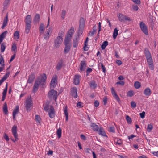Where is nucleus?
I'll use <instances>...</instances> for the list:
<instances>
[{
	"label": "nucleus",
	"mask_w": 158,
	"mask_h": 158,
	"mask_svg": "<svg viewBox=\"0 0 158 158\" xmlns=\"http://www.w3.org/2000/svg\"><path fill=\"white\" fill-rule=\"evenodd\" d=\"M71 37L68 36L67 35L66 36L65 39L64 40V45H71L70 43L71 39Z\"/></svg>",
	"instance_id": "obj_20"
},
{
	"label": "nucleus",
	"mask_w": 158,
	"mask_h": 158,
	"mask_svg": "<svg viewBox=\"0 0 158 158\" xmlns=\"http://www.w3.org/2000/svg\"><path fill=\"white\" fill-rule=\"evenodd\" d=\"M77 106L79 108H81L83 107L81 102H79L77 104Z\"/></svg>",
	"instance_id": "obj_64"
},
{
	"label": "nucleus",
	"mask_w": 158,
	"mask_h": 158,
	"mask_svg": "<svg viewBox=\"0 0 158 158\" xmlns=\"http://www.w3.org/2000/svg\"><path fill=\"white\" fill-rule=\"evenodd\" d=\"M71 92L73 97L76 98L77 97V89L76 88L73 87L71 90Z\"/></svg>",
	"instance_id": "obj_15"
},
{
	"label": "nucleus",
	"mask_w": 158,
	"mask_h": 158,
	"mask_svg": "<svg viewBox=\"0 0 158 158\" xmlns=\"http://www.w3.org/2000/svg\"><path fill=\"white\" fill-rule=\"evenodd\" d=\"M31 27V24H26L25 31L27 34H28Z\"/></svg>",
	"instance_id": "obj_28"
},
{
	"label": "nucleus",
	"mask_w": 158,
	"mask_h": 158,
	"mask_svg": "<svg viewBox=\"0 0 158 158\" xmlns=\"http://www.w3.org/2000/svg\"><path fill=\"white\" fill-rule=\"evenodd\" d=\"M117 16L119 21L120 22H124L125 21H131V19L130 17L120 13H118Z\"/></svg>",
	"instance_id": "obj_6"
},
{
	"label": "nucleus",
	"mask_w": 158,
	"mask_h": 158,
	"mask_svg": "<svg viewBox=\"0 0 158 158\" xmlns=\"http://www.w3.org/2000/svg\"><path fill=\"white\" fill-rule=\"evenodd\" d=\"M151 93V90L148 87L146 88L144 91V95L147 97H149L150 96Z\"/></svg>",
	"instance_id": "obj_19"
},
{
	"label": "nucleus",
	"mask_w": 158,
	"mask_h": 158,
	"mask_svg": "<svg viewBox=\"0 0 158 158\" xmlns=\"http://www.w3.org/2000/svg\"><path fill=\"white\" fill-rule=\"evenodd\" d=\"M131 106L132 108H135L136 106V104L135 102L134 101H132L131 102Z\"/></svg>",
	"instance_id": "obj_54"
},
{
	"label": "nucleus",
	"mask_w": 158,
	"mask_h": 158,
	"mask_svg": "<svg viewBox=\"0 0 158 158\" xmlns=\"http://www.w3.org/2000/svg\"><path fill=\"white\" fill-rule=\"evenodd\" d=\"M48 115L49 117L52 118L55 117V110L53 107L51 106L48 110Z\"/></svg>",
	"instance_id": "obj_12"
},
{
	"label": "nucleus",
	"mask_w": 158,
	"mask_h": 158,
	"mask_svg": "<svg viewBox=\"0 0 158 158\" xmlns=\"http://www.w3.org/2000/svg\"><path fill=\"white\" fill-rule=\"evenodd\" d=\"M7 90V84H6V86L2 92V95L6 96Z\"/></svg>",
	"instance_id": "obj_44"
},
{
	"label": "nucleus",
	"mask_w": 158,
	"mask_h": 158,
	"mask_svg": "<svg viewBox=\"0 0 158 158\" xmlns=\"http://www.w3.org/2000/svg\"><path fill=\"white\" fill-rule=\"evenodd\" d=\"M135 87L136 89H138L140 88L141 86V84L139 82V81H136L135 82L134 84Z\"/></svg>",
	"instance_id": "obj_38"
},
{
	"label": "nucleus",
	"mask_w": 158,
	"mask_h": 158,
	"mask_svg": "<svg viewBox=\"0 0 158 158\" xmlns=\"http://www.w3.org/2000/svg\"><path fill=\"white\" fill-rule=\"evenodd\" d=\"M74 27H71L70 29L69 30L68 34H67L66 35L72 38L74 32Z\"/></svg>",
	"instance_id": "obj_23"
},
{
	"label": "nucleus",
	"mask_w": 158,
	"mask_h": 158,
	"mask_svg": "<svg viewBox=\"0 0 158 158\" xmlns=\"http://www.w3.org/2000/svg\"><path fill=\"white\" fill-rule=\"evenodd\" d=\"M111 91L112 94L113 96L114 97L115 99L118 102L120 101V98L117 94L116 93L115 91L114 90L113 87L111 88Z\"/></svg>",
	"instance_id": "obj_13"
},
{
	"label": "nucleus",
	"mask_w": 158,
	"mask_h": 158,
	"mask_svg": "<svg viewBox=\"0 0 158 158\" xmlns=\"http://www.w3.org/2000/svg\"><path fill=\"white\" fill-rule=\"evenodd\" d=\"M85 21L83 18H81L80 20V24L79 26V32L80 31V34H81L82 31L85 27Z\"/></svg>",
	"instance_id": "obj_10"
},
{
	"label": "nucleus",
	"mask_w": 158,
	"mask_h": 158,
	"mask_svg": "<svg viewBox=\"0 0 158 158\" xmlns=\"http://www.w3.org/2000/svg\"><path fill=\"white\" fill-rule=\"evenodd\" d=\"M62 62H59L56 66V69L58 70H59L62 67Z\"/></svg>",
	"instance_id": "obj_43"
},
{
	"label": "nucleus",
	"mask_w": 158,
	"mask_h": 158,
	"mask_svg": "<svg viewBox=\"0 0 158 158\" xmlns=\"http://www.w3.org/2000/svg\"><path fill=\"white\" fill-rule=\"evenodd\" d=\"M7 31H5L2 32L0 35V40L1 42H2L6 36V34L7 33Z\"/></svg>",
	"instance_id": "obj_30"
},
{
	"label": "nucleus",
	"mask_w": 158,
	"mask_h": 158,
	"mask_svg": "<svg viewBox=\"0 0 158 158\" xmlns=\"http://www.w3.org/2000/svg\"><path fill=\"white\" fill-rule=\"evenodd\" d=\"M126 119L129 124H131V118L128 116L127 115L126 116Z\"/></svg>",
	"instance_id": "obj_50"
},
{
	"label": "nucleus",
	"mask_w": 158,
	"mask_h": 158,
	"mask_svg": "<svg viewBox=\"0 0 158 158\" xmlns=\"http://www.w3.org/2000/svg\"><path fill=\"white\" fill-rule=\"evenodd\" d=\"M57 135L58 137L60 138L61 137V136L62 130L60 128H59L57 131Z\"/></svg>",
	"instance_id": "obj_40"
},
{
	"label": "nucleus",
	"mask_w": 158,
	"mask_h": 158,
	"mask_svg": "<svg viewBox=\"0 0 158 158\" xmlns=\"http://www.w3.org/2000/svg\"><path fill=\"white\" fill-rule=\"evenodd\" d=\"M52 27H51L45 32L44 35V37L45 39L48 40L49 39L52 33Z\"/></svg>",
	"instance_id": "obj_8"
},
{
	"label": "nucleus",
	"mask_w": 158,
	"mask_h": 158,
	"mask_svg": "<svg viewBox=\"0 0 158 158\" xmlns=\"http://www.w3.org/2000/svg\"><path fill=\"white\" fill-rule=\"evenodd\" d=\"M109 131L110 132H115V128L114 127H111L109 128Z\"/></svg>",
	"instance_id": "obj_56"
},
{
	"label": "nucleus",
	"mask_w": 158,
	"mask_h": 158,
	"mask_svg": "<svg viewBox=\"0 0 158 158\" xmlns=\"http://www.w3.org/2000/svg\"><path fill=\"white\" fill-rule=\"evenodd\" d=\"M118 30L116 28L114 29L113 35V38L114 39H116L118 35Z\"/></svg>",
	"instance_id": "obj_35"
},
{
	"label": "nucleus",
	"mask_w": 158,
	"mask_h": 158,
	"mask_svg": "<svg viewBox=\"0 0 158 158\" xmlns=\"http://www.w3.org/2000/svg\"><path fill=\"white\" fill-rule=\"evenodd\" d=\"M17 127L16 125H14L12 128V132L14 137H16L17 136H18L17 133Z\"/></svg>",
	"instance_id": "obj_16"
},
{
	"label": "nucleus",
	"mask_w": 158,
	"mask_h": 158,
	"mask_svg": "<svg viewBox=\"0 0 158 158\" xmlns=\"http://www.w3.org/2000/svg\"><path fill=\"white\" fill-rule=\"evenodd\" d=\"M40 16L39 14H36L33 20L34 22L35 23H38L40 21Z\"/></svg>",
	"instance_id": "obj_31"
},
{
	"label": "nucleus",
	"mask_w": 158,
	"mask_h": 158,
	"mask_svg": "<svg viewBox=\"0 0 158 158\" xmlns=\"http://www.w3.org/2000/svg\"><path fill=\"white\" fill-rule=\"evenodd\" d=\"M43 106L44 107V110L46 111H48L49 109V106L47 104H45L43 105Z\"/></svg>",
	"instance_id": "obj_53"
},
{
	"label": "nucleus",
	"mask_w": 158,
	"mask_h": 158,
	"mask_svg": "<svg viewBox=\"0 0 158 158\" xmlns=\"http://www.w3.org/2000/svg\"><path fill=\"white\" fill-rule=\"evenodd\" d=\"M90 87L91 88L93 89H95L97 86V85L94 81H92L90 82Z\"/></svg>",
	"instance_id": "obj_36"
},
{
	"label": "nucleus",
	"mask_w": 158,
	"mask_h": 158,
	"mask_svg": "<svg viewBox=\"0 0 158 158\" xmlns=\"http://www.w3.org/2000/svg\"><path fill=\"white\" fill-rule=\"evenodd\" d=\"M17 50V46L15 44H13L11 48V50L12 51H14L15 53L16 52Z\"/></svg>",
	"instance_id": "obj_41"
},
{
	"label": "nucleus",
	"mask_w": 158,
	"mask_h": 158,
	"mask_svg": "<svg viewBox=\"0 0 158 158\" xmlns=\"http://www.w3.org/2000/svg\"><path fill=\"white\" fill-rule=\"evenodd\" d=\"M19 111V107L18 106H15V108L14 109L13 114L16 115L18 113Z\"/></svg>",
	"instance_id": "obj_34"
},
{
	"label": "nucleus",
	"mask_w": 158,
	"mask_h": 158,
	"mask_svg": "<svg viewBox=\"0 0 158 158\" xmlns=\"http://www.w3.org/2000/svg\"><path fill=\"white\" fill-rule=\"evenodd\" d=\"M3 111L4 114L6 115L8 113V108L7 106V104L6 102H5L3 107Z\"/></svg>",
	"instance_id": "obj_24"
},
{
	"label": "nucleus",
	"mask_w": 158,
	"mask_h": 158,
	"mask_svg": "<svg viewBox=\"0 0 158 158\" xmlns=\"http://www.w3.org/2000/svg\"><path fill=\"white\" fill-rule=\"evenodd\" d=\"M66 11L65 10H63L61 11V16L63 19H64L66 15Z\"/></svg>",
	"instance_id": "obj_39"
},
{
	"label": "nucleus",
	"mask_w": 158,
	"mask_h": 158,
	"mask_svg": "<svg viewBox=\"0 0 158 158\" xmlns=\"http://www.w3.org/2000/svg\"><path fill=\"white\" fill-rule=\"evenodd\" d=\"M8 21V16L6 15V17L4 18L3 25L2 27V28H4L5 27H6L7 23Z\"/></svg>",
	"instance_id": "obj_29"
},
{
	"label": "nucleus",
	"mask_w": 158,
	"mask_h": 158,
	"mask_svg": "<svg viewBox=\"0 0 158 158\" xmlns=\"http://www.w3.org/2000/svg\"><path fill=\"white\" fill-rule=\"evenodd\" d=\"M116 63L119 66L121 65L122 64V62L120 60H117L116 61Z\"/></svg>",
	"instance_id": "obj_61"
},
{
	"label": "nucleus",
	"mask_w": 158,
	"mask_h": 158,
	"mask_svg": "<svg viewBox=\"0 0 158 158\" xmlns=\"http://www.w3.org/2000/svg\"><path fill=\"white\" fill-rule=\"evenodd\" d=\"M35 77L34 74H31L29 76L27 82L29 83H31L34 81Z\"/></svg>",
	"instance_id": "obj_17"
},
{
	"label": "nucleus",
	"mask_w": 158,
	"mask_h": 158,
	"mask_svg": "<svg viewBox=\"0 0 158 158\" xmlns=\"http://www.w3.org/2000/svg\"><path fill=\"white\" fill-rule=\"evenodd\" d=\"M0 64L2 66L4 65V60L2 56H0Z\"/></svg>",
	"instance_id": "obj_46"
},
{
	"label": "nucleus",
	"mask_w": 158,
	"mask_h": 158,
	"mask_svg": "<svg viewBox=\"0 0 158 158\" xmlns=\"http://www.w3.org/2000/svg\"><path fill=\"white\" fill-rule=\"evenodd\" d=\"M31 21L32 19L30 15H28L26 17L25 19V22L26 24H31Z\"/></svg>",
	"instance_id": "obj_21"
},
{
	"label": "nucleus",
	"mask_w": 158,
	"mask_h": 158,
	"mask_svg": "<svg viewBox=\"0 0 158 158\" xmlns=\"http://www.w3.org/2000/svg\"><path fill=\"white\" fill-rule=\"evenodd\" d=\"M90 127L93 128L94 131H97L98 130V126L94 123H91Z\"/></svg>",
	"instance_id": "obj_26"
},
{
	"label": "nucleus",
	"mask_w": 158,
	"mask_h": 158,
	"mask_svg": "<svg viewBox=\"0 0 158 158\" xmlns=\"http://www.w3.org/2000/svg\"><path fill=\"white\" fill-rule=\"evenodd\" d=\"M145 53L146 55V58L147 61L148 63V64H153V62L151 57V56L149 51L148 50H145Z\"/></svg>",
	"instance_id": "obj_9"
},
{
	"label": "nucleus",
	"mask_w": 158,
	"mask_h": 158,
	"mask_svg": "<svg viewBox=\"0 0 158 158\" xmlns=\"http://www.w3.org/2000/svg\"><path fill=\"white\" fill-rule=\"evenodd\" d=\"M33 106V102L32 98L31 97L27 98L25 103V106L27 112L31 111Z\"/></svg>",
	"instance_id": "obj_2"
},
{
	"label": "nucleus",
	"mask_w": 158,
	"mask_h": 158,
	"mask_svg": "<svg viewBox=\"0 0 158 158\" xmlns=\"http://www.w3.org/2000/svg\"><path fill=\"white\" fill-rule=\"evenodd\" d=\"M79 40V37L73 39V45L74 48H76L77 47L78 44Z\"/></svg>",
	"instance_id": "obj_22"
},
{
	"label": "nucleus",
	"mask_w": 158,
	"mask_h": 158,
	"mask_svg": "<svg viewBox=\"0 0 158 158\" xmlns=\"http://www.w3.org/2000/svg\"><path fill=\"white\" fill-rule=\"evenodd\" d=\"M49 91L48 94V97L51 99H53L55 101L57 98V92L53 89Z\"/></svg>",
	"instance_id": "obj_3"
},
{
	"label": "nucleus",
	"mask_w": 158,
	"mask_h": 158,
	"mask_svg": "<svg viewBox=\"0 0 158 158\" xmlns=\"http://www.w3.org/2000/svg\"><path fill=\"white\" fill-rule=\"evenodd\" d=\"M45 30V28L44 24L41 23L40 24L39 28V32L40 35L43 34Z\"/></svg>",
	"instance_id": "obj_18"
},
{
	"label": "nucleus",
	"mask_w": 158,
	"mask_h": 158,
	"mask_svg": "<svg viewBox=\"0 0 158 158\" xmlns=\"http://www.w3.org/2000/svg\"><path fill=\"white\" fill-rule=\"evenodd\" d=\"M35 121L38 125H40L41 122V119L39 115H36L35 116Z\"/></svg>",
	"instance_id": "obj_27"
},
{
	"label": "nucleus",
	"mask_w": 158,
	"mask_h": 158,
	"mask_svg": "<svg viewBox=\"0 0 158 158\" xmlns=\"http://www.w3.org/2000/svg\"><path fill=\"white\" fill-rule=\"evenodd\" d=\"M14 39L17 40L19 38V32L18 31H15L14 34Z\"/></svg>",
	"instance_id": "obj_32"
},
{
	"label": "nucleus",
	"mask_w": 158,
	"mask_h": 158,
	"mask_svg": "<svg viewBox=\"0 0 158 158\" xmlns=\"http://www.w3.org/2000/svg\"><path fill=\"white\" fill-rule=\"evenodd\" d=\"M63 41V38L57 36L55 39L54 42V47L55 48H58Z\"/></svg>",
	"instance_id": "obj_4"
},
{
	"label": "nucleus",
	"mask_w": 158,
	"mask_h": 158,
	"mask_svg": "<svg viewBox=\"0 0 158 158\" xmlns=\"http://www.w3.org/2000/svg\"><path fill=\"white\" fill-rule=\"evenodd\" d=\"M10 0H5L4 3V6L5 8L8 5L9 2Z\"/></svg>",
	"instance_id": "obj_48"
},
{
	"label": "nucleus",
	"mask_w": 158,
	"mask_h": 158,
	"mask_svg": "<svg viewBox=\"0 0 158 158\" xmlns=\"http://www.w3.org/2000/svg\"><path fill=\"white\" fill-rule=\"evenodd\" d=\"M132 1L135 4H139L140 3V0H132Z\"/></svg>",
	"instance_id": "obj_60"
},
{
	"label": "nucleus",
	"mask_w": 158,
	"mask_h": 158,
	"mask_svg": "<svg viewBox=\"0 0 158 158\" xmlns=\"http://www.w3.org/2000/svg\"><path fill=\"white\" fill-rule=\"evenodd\" d=\"M5 44L4 43H2L1 46V51L2 52H3L5 49Z\"/></svg>",
	"instance_id": "obj_42"
},
{
	"label": "nucleus",
	"mask_w": 158,
	"mask_h": 158,
	"mask_svg": "<svg viewBox=\"0 0 158 158\" xmlns=\"http://www.w3.org/2000/svg\"><path fill=\"white\" fill-rule=\"evenodd\" d=\"M101 65V67L103 72L105 73L106 72V68L105 66L103 65L102 63H100Z\"/></svg>",
	"instance_id": "obj_55"
},
{
	"label": "nucleus",
	"mask_w": 158,
	"mask_h": 158,
	"mask_svg": "<svg viewBox=\"0 0 158 158\" xmlns=\"http://www.w3.org/2000/svg\"><path fill=\"white\" fill-rule=\"evenodd\" d=\"M124 82L123 81H118L116 83V84L118 85H121L123 86L124 85Z\"/></svg>",
	"instance_id": "obj_59"
},
{
	"label": "nucleus",
	"mask_w": 158,
	"mask_h": 158,
	"mask_svg": "<svg viewBox=\"0 0 158 158\" xmlns=\"http://www.w3.org/2000/svg\"><path fill=\"white\" fill-rule=\"evenodd\" d=\"M140 117L142 118H143L145 117V112L144 111H143L142 113L139 114Z\"/></svg>",
	"instance_id": "obj_57"
},
{
	"label": "nucleus",
	"mask_w": 158,
	"mask_h": 158,
	"mask_svg": "<svg viewBox=\"0 0 158 158\" xmlns=\"http://www.w3.org/2000/svg\"><path fill=\"white\" fill-rule=\"evenodd\" d=\"M107 98L106 97H105L103 99V102L104 105H106L107 102Z\"/></svg>",
	"instance_id": "obj_62"
},
{
	"label": "nucleus",
	"mask_w": 158,
	"mask_h": 158,
	"mask_svg": "<svg viewBox=\"0 0 158 158\" xmlns=\"http://www.w3.org/2000/svg\"><path fill=\"white\" fill-rule=\"evenodd\" d=\"M86 66V64L85 61H81L80 63V71H84L85 70Z\"/></svg>",
	"instance_id": "obj_14"
},
{
	"label": "nucleus",
	"mask_w": 158,
	"mask_h": 158,
	"mask_svg": "<svg viewBox=\"0 0 158 158\" xmlns=\"http://www.w3.org/2000/svg\"><path fill=\"white\" fill-rule=\"evenodd\" d=\"M57 76L56 75H54L51 80L50 84L51 89H53L56 86L57 83Z\"/></svg>",
	"instance_id": "obj_7"
},
{
	"label": "nucleus",
	"mask_w": 158,
	"mask_h": 158,
	"mask_svg": "<svg viewBox=\"0 0 158 158\" xmlns=\"http://www.w3.org/2000/svg\"><path fill=\"white\" fill-rule=\"evenodd\" d=\"M3 138L6 141H8L9 140L8 135L5 133H4L3 135Z\"/></svg>",
	"instance_id": "obj_52"
},
{
	"label": "nucleus",
	"mask_w": 158,
	"mask_h": 158,
	"mask_svg": "<svg viewBox=\"0 0 158 158\" xmlns=\"http://www.w3.org/2000/svg\"><path fill=\"white\" fill-rule=\"evenodd\" d=\"M81 76L79 75L76 74L74 77L73 83L75 85H78L80 83V80L81 79Z\"/></svg>",
	"instance_id": "obj_11"
},
{
	"label": "nucleus",
	"mask_w": 158,
	"mask_h": 158,
	"mask_svg": "<svg viewBox=\"0 0 158 158\" xmlns=\"http://www.w3.org/2000/svg\"><path fill=\"white\" fill-rule=\"evenodd\" d=\"M65 47L64 49V54L68 53L70 50L71 48V45H64Z\"/></svg>",
	"instance_id": "obj_25"
},
{
	"label": "nucleus",
	"mask_w": 158,
	"mask_h": 158,
	"mask_svg": "<svg viewBox=\"0 0 158 158\" xmlns=\"http://www.w3.org/2000/svg\"><path fill=\"white\" fill-rule=\"evenodd\" d=\"M9 76V73H6V74L1 79V80H2L4 82L6 79L8 78Z\"/></svg>",
	"instance_id": "obj_47"
},
{
	"label": "nucleus",
	"mask_w": 158,
	"mask_h": 158,
	"mask_svg": "<svg viewBox=\"0 0 158 158\" xmlns=\"http://www.w3.org/2000/svg\"><path fill=\"white\" fill-rule=\"evenodd\" d=\"M64 112L65 116H68V112L67 107H66L64 109Z\"/></svg>",
	"instance_id": "obj_58"
},
{
	"label": "nucleus",
	"mask_w": 158,
	"mask_h": 158,
	"mask_svg": "<svg viewBox=\"0 0 158 158\" xmlns=\"http://www.w3.org/2000/svg\"><path fill=\"white\" fill-rule=\"evenodd\" d=\"M139 27L142 32L146 35H148V27L147 26L144 22H140L139 23Z\"/></svg>",
	"instance_id": "obj_5"
},
{
	"label": "nucleus",
	"mask_w": 158,
	"mask_h": 158,
	"mask_svg": "<svg viewBox=\"0 0 158 158\" xmlns=\"http://www.w3.org/2000/svg\"><path fill=\"white\" fill-rule=\"evenodd\" d=\"M108 42L107 41H104L101 46V48L102 50L104 49L108 45Z\"/></svg>",
	"instance_id": "obj_37"
},
{
	"label": "nucleus",
	"mask_w": 158,
	"mask_h": 158,
	"mask_svg": "<svg viewBox=\"0 0 158 158\" xmlns=\"http://www.w3.org/2000/svg\"><path fill=\"white\" fill-rule=\"evenodd\" d=\"M133 95V91L131 90L128 91L127 93V96L128 97H131Z\"/></svg>",
	"instance_id": "obj_49"
},
{
	"label": "nucleus",
	"mask_w": 158,
	"mask_h": 158,
	"mask_svg": "<svg viewBox=\"0 0 158 158\" xmlns=\"http://www.w3.org/2000/svg\"><path fill=\"white\" fill-rule=\"evenodd\" d=\"M58 35L57 36H60L61 38H62L64 35V33L63 31H60L58 34Z\"/></svg>",
	"instance_id": "obj_51"
},
{
	"label": "nucleus",
	"mask_w": 158,
	"mask_h": 158,
	"mask_svg": "<svg viewBox=\"0 0 158 158\" xmlns=\"http://www.w3.org/2000/svg\"><path fill=\"white\" fill-rule=\"evenodd\" d=\"M47 76L46 74L44 73L43 75H40L34 83L33 92L34 93L36 92L38 90L40 85H44Z\"/></svg>",
	"instance_id": "obj_1"
},
{
	"label": "nucleus",
	"mask_w": 158,
	"mask_h": 158,
	"mask_svg": "<svg viewBox=\"0 0 158 158\" xmlns=\"http://www.w3.org/2000/svg\"><path fill=\"white\" fill-rule=\"evenodd\" d=\"M99 134L100 135H101L103 136H106V133L103 130V129L102 128H100L99 130Z\"/></svg>",
	"instance_id": "obj_33"
},
{
	"label": "nucleus",
	"mask_w": 158,
	"mask_h": 158,
	"mask_svg": "<svg viewBox=\"0 0 158 158\" xmlns=\"http://www.w3.org/2000/svg\"><path fill=\"white\" fill-rule=\"evenodd\" d=\"M99 105V102L97 101H96L94 102V105L95 107H97Z\"/></svg>",
	"instance_id": "obj_63"
},
{
	"label": "nucleus",
	"mask_w": 158,
	"mask_h": 158,
	"mask_svg": "<svg viewBox=\"0 0 158 158\" xmlns=\"http://www.w3.org/2000/svg\"><path fill=\"white\" fill-rule=\"evenodd\" d=\"M152 128L153 126L152 124H150L148 125L147 128V131L148 132H150V131H151Z\"/></svg>",
	"instance_id": "obj_45"
}]
</instances>
